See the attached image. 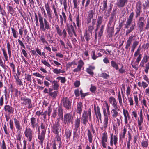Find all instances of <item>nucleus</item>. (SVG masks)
Masks as SVG:
<instances>
[{
	"instance_id": "obj_30",
	"label": "nucleus",
	"mask_w": 149,
	"mask_h": 149,
	"mask_svg": "<svg viewBox=\"0 0 149 149\" xmlns=\"http://www.w3.org/2000/svg\"><path fill=\"white\" fill-rule=\"evenodd\" d=\"M52 83V89L54 90H58L59 89V84L58 82L56 80H54L51 81Z\"/></svg>"
},
{
	"instance_id": "obj_57",
	"label": "nucleus",
	"mask_w": 149,
	"mask_h": 149,
	"mask_svg": "<svg viewBox=\"0 0 149 149\" xmlns=\"http://www.w3.org/2000/svg\"><path fill=\"white\" fill-rule=\"evenodd\" d=\"M56 30L57 33L59 36H61V31L59 27L57 25H56Z\"/></svg>"
},
{
	"instance_id": "obj_12",
	"label": "nucleus",
	"mask_w": 149,
	"mask_h": 149,
	"mask_svg": "<svg viewBox=\"0 0 149 149\" xmlns=\"http://www.w3.org/2000/svg\"><path fill=\"white\" fill-rule=\"evenodd\" d=\"M145 24V20L144 17L142 16L140 17L137 21V24L140 32L143 31Z\"/></svg>"
},
{
	"instance_id": "obj_24",
	"label": "nucleus",
	"mask_w": 149,
	"mask_h": 149,
	"mask_svg": "<svg viewBox=\"0 0 149 149\" xmlns=\"http://www.w3.org/2000/svg\"><path fill=\"white\" fill-rule=\"evenodd\" d=\"M81 121V116H79V117H77L75 119L74 121V130H77L80 127V123Z\"/></svg>"
},
{
	"instance_id": "obj_27",
	"label": "nucleus",
	"mask_w": 149,
	"mask_h": 149,
	"mask_svg": "<svg viewBox=\"0 0 149 149\" xmlns=\"http://www.w3.org/2000/svg\"><path fill=\"white\" fill-rule=\"evenodd\" d=\"M127 0H118L116 5L119 8H122L127 3Z\"/></svg>"
},
{
	"instance_id": "obj_42",
	"label": "nucleus",
	"mask_w": 149,
	"mask_h": 149,
	"mask_svg": "<svg viewBox=\"0 0 149 149\" xmlns=\"http://www.w3.org/2000/svg\"><path fill=\"white\" fill-rule=\"evenodd\" d=\"M116 10L115 9L111 12V16L109 19L114 20V19L116 18Z\"/></svg>"
},
{
	"instance_id": "obj_37",
	"label": "nucleus",
	"mask_w": 149,
	"mask_h": 149,
	"mask_svg": "<svg viewBox=\"0 0 149 149\" xmlns=\"http://www.w3.org/2000/svg\"><path fill=\"white\" fill-rule=\"evenodd\" d=\"M143 9V10L147 9L149 8V0H146L142 4Z\"/></svg>"
},
{
	"instance_id": "obj_55",
	"label": "nucleus",
	"mask_w": 149,
	"mask_h": 149,
	"mask_svg": "<svg viewBox=\"0 0 149 149\" xmlns=\"http://www.w3.org/2000/svg\"><path fill=\"white\" fill-rule=\"evenodd\" d=\"M40 38L41 41L43 43H45L47 45L48 44V43L46 41L44 36L41 35L40 36Z\"/></svg>"
},
{
	"instance_id": "obj_56",
	"label": "nucleus",
	"mask_w": 149,
	"mask_h": 149,
	"mask_svg": "<svg viewBox=\"0 0 149 149\" xmlns=\"http://www.w3.org/2000/svg\"><path fill=\"white\" fill-rule=\"evenodd\" d=\"M12 32L13 37L15 38H17L18 36V32L14 28H11Z\"/></svg>"
},
{
	"instance_id": "obj_26",
	"label": "nucleus",
	"mask_w": 149,
	"mask_h": 149,
	"mask_svg": "<svg viewBox=\"0 0 149 149\" xmlns=\"http://www.w3.org/2000/svg\"><path fill=\"white\" fill-rule=\"evenodd\" d=\"M96 22V19H93L91 23L88 25V30L91 34H92V31L94 29V27Z\"/></svg>"
},
{
	"instance_id": "obj_49",
	"label": "nucleus",
	"mask_w": 149,
	"mask_h": 149,
	"mask_svg": "<svg viewBox=\"0 0 149 149\" xmlns=\"http://www.w3.org/2000/svg\"><path fill=\"white\" fill-rule=\"evenodd\" d=\"M88 141L90 143H92L93 140V136L90 132V131H88Z\"/></svg>"
},
{
	"instance_id": "obj_17",
	"label": "nucleus",
	"mask_w": 149,
	"mask_h": 149,
	"mask_svg": "<svg viewBox=\"0 0 149 149\" xmlns=\"http://www.w3.org/2000/svg\"><path fill=\"white\" fill-rule=\"evenodd\" d=\"M46 131H38V139L40 140L41 145H42L44 140Z\"/></svg>"
},
{
	"instance_id": "obj_1",
	"label": "nucleus",
	"mask_w": 149,
	"mask_h": 149,
	"mask_svg": "<svg viewBox=\"0 0 149 149\" xmlns=\"http://www.w3.org/2000/svg\"><path fill=\"white\" fill-rule=\"evenodd\" d=\"M7 47L8 56L6 50L4 48H3L1 49V50L4 58V62L2 61V58L0 59V65L5 70L6 69V66L5 65V62L8 61V57L9 58H10L12 55L11 46L9 42H7Z\"/></svg>"
},
{
	"instance_id": "obj_28",
	"label": "nucleus",
	"mask_w": 149,
	"mask_h": 149,
	"mask_svg": "<svg viewBox=\"0 0 149 149\" xmlns=\"http://www.w3.org/2000/svg\"><path fill=\"white\" fill-rule=\"evenodd\" d=\"M114 27H113L108 26L107 29V36L109 38L111 37L114 33Z\"/></svg>"
},
{
	"instance_id": "obj_29",
	"label": "nucleus",
	"mask_w": 149,
	"mask_h": 149,
	"mask_svg": "<svg viewBox=\"0 0 149 149\" xmlns=\"http://www.w3.org/2000/svg\"><path fill=\"white\" fill-rule=\"evenodd\" d=\"M103 111L104 116V127L105 128L108 123V118L106 113V109H104Z\"/></svg>"
},
{
	"instance_id": "obj_25",
	"label": "nucleus",
	"mask_w": 149,
	"mask_h": 149,
	"mask_svg": "<svg viewBox=\"0 0 149 149\" xmlns=\"http://www.w3.org/2000/svg\"><path fill=\"white\" fill-rule=\"evenodd\" d=\"M83 104L81 102H79L77 103L76 112L77 113L80 115L81 114L83 110Z\"/></svg>"
},
{
	"instance_id": "obj_16",
	"label": "nucleus",
	"mask_w": 149,
	"mask_h": 149,
	"mask_svg": "<svg viewBox=\"0 0 149 149\" xmlns=\"http://www.w3.org/2000/svg\"><path fill=\"white\" fill-rule=\"evenodd\" d=\"M45 7L47 14L48 18L51 19L52 17V14L51 12V9L49 3H45Z\"/></svg>"
},
{
	"instance_id": "obj_63",
	"label": "nucleus",
	"mask_w": 149,
	"mask_h": 149,
	"mask_svg": "<svg viewBox=\"0 0 149 149\" xmlns=\"http://www.w3.org/2000/svg\"><path fill=\"white\" fill-rule=\"evenodd\" d=\"M41 62L42 63H43L44 65L47 67L49 68H50L51 67L50 65L48 62H47L45 60H41Z\"/></svg>"
},
{
	"instance_id": "obj_61",
	"label": "nucleus",
	"mask_w": 149,
	"mask_h": 149,
	"mask_svg": "<svg viewBox=\"0 0 149 149\" xmlns=\"http://www.w3.org/2000/svg\"><path fill=\"white\" fill-rule=\"evenodd\" d=\"M62 36L63 38H67V33L66 30L64 29L63 30L62 32L61 33V36Z\"/></svg>"
},
{
	"instance_id": "obj_40",
	"label": "nucleus",
	"mask_w": 149,
	"mask_h": 149,
	"mask_svg": "<svg viewBox=\"0 0 149 149\" xmlns=\"http://www.w3.org/2000/svg\"><path fill=\"white\" fill-rule=\"evenodd\" d=\"M135 24H132V26L130 27L129 29H128L126 31V35H127L129 33L131 32L134 29V28L135 27Z\"/></svg>"
},
{
	"instance_id": "obj_62",
	"label": "nucleus",
	"mask_w": 149,
	"mask_h": 149,
	"mask_svg": "<svg viewBox=\"0 0 149 149\" xmlns=\"http://www.w3.org/2000/svg\"><path fill=\"white\" fill-rule=\"evenodd\" d=\"M76 21L77 26L79 27V26H80L81 25L80 22V20L79 19V15H78L76 18Z\"/></svg>"
},
{
	"instance_id": "obj_38",
	"label": "nucleus",
	"mask_w": 149,
	"mask_h": 149,
	"mask_svg": "<svg viewBox=\"0 0 149 149\" xmlns=\"http://www.w3.org/2000/svg\"><path fill=\"white\" fill-rule=\"evenodd\" d=\"M52 8L53 10V13L55 15L58 13L60 10L58 8H57L55 6L54 4H53L52 6Z\"/></svg>"
},
{
	"instance_id": "obj_18",
	"label": "nucleus",
	"mask_w": 149,
	"mask_h": 149,
	"mask_svg": "<svg viewBox=\"0 0 149 149\" xmlns=\"http://www.w3.org/2000/svg\"><path fill=\"white\" fill-rule=\"evenodd\" d=\"M110 103L113 107L114 108H117L119 106L117 105V102L116 99L113 97L111 96L109 98Z\"/></svg>"
},
{
	"instance_id": "obj_35",
	"label": "nucleus",
	"mask_w": 149,
	"mask_h": 149,
	"mask_svg": "<svg viewBox=\"0 0 149 149\" xmlns=\"http://www.w3.org/2000/svg\"><path fill=\"white\" fill-rule=\"evenodd\" d=\"M119 111V107L117 108L114 109L112 110L111 112L113 113L112 116L113 118H116L119 115V113L117 111Z\"/></svg>"
},
{
	"instance_id": "obj_14",
	"label": "nucleus",
	"mask_w": 149,
	"mask_h": 149,
	"mask_svg": "<svg viewBox=\"0 0 149 149\" xmlns=\"http://www.w3.org/2000/svg\"><path fill=\"white\" fill-rule=\"evenodd\" d=\"M139 117L138 119L137 122L138 127L140 130H142L143 126L142 124L143 123V113L141 109L139 113Z\"/></svg>"
},
{
	"instance_id": "obj_64",
	"label": "nucleus",
	"mask_w": 149,
	"mask_h": 149,
	"mask_svg": "<svg viewBox=\"0 0 149 149\" xmlns=\"http://www.w3.org/2000/svg\"><path fill=\"white\" fill-rule=\"evenodd\" d=\"M149 47V43H147L145 44H144L142 46V48L143 49L146 50Z\"/></svg>"
},
{
	"instance_id": "obj_10",
	"label": "nucleus",
	"mask_w": 149,
	"mask_h": 149,
	"mask_svg": "<svg viewBox=\"0 0 149 149\" xmlns=\"http://www.w3.org/2000/svg\"><path fill=\"white\" fill-rule=\"evenodd\" d=\"M21 103L22 104L27 105L29 109L33 107L31 104V100L26 97H22L21 98Z\"/></svg>"
},
{
	"instance_id": "obj_51",
	"label": "nucleus",
	"mask_w": 149,
	"mask_h": 149,
	"mask_svg": "<svg viewBox=\"0 0 149 149\" xmlns=\"http://www.w3.org/2000/svg\"><path fill=\"white\" fill-rule=\"evenodd\" d=\"M135 18H136L139 17L140 16L141 13L142 12V10L135 9Z\"/></svg>"
},
{
	"instance_id": "obj_6",
	"label": "nucleus",
	"mask_w": 149,
	"mask_h": 149,
	"mask_svg": "<svg viewBox=\"0 0 149 149\" xmlns=\"http://www.w3.org/2000/svg\"><path fill=\"white\" fill-rule=\"evenodd\" d=\"M12 92L14 100V104L16 107L19 106V99L18 95L19 94L18 88V87L15 88V86H12Z\"/></svg>"
},
{
	"instance_id": "obj_52",
	"label": "nucleus",
	"mask_w": 149,
	"mask_h": 149,
	"mask_svg": "<svg viewBox=\"0 0 149 149\" xmlns=\"http://www.w3.org/2000/svg\"><path fill=\"white\" fill-rule=\"evenodd\" d=\"M118 98L120 106L121 107H122L123 106V105L122 102V99L120 92L118 93Z\"/></svg>"
},
{
	"instance_id": "obj_36",
	"label": "nucleus",
	"mask_w": 149,
	"mask_h": 149,
	"mask_svg": "<svg viewBox=\"0 0 149 149\" xmlns=\"http://www.w3.org/2000/svg\"><path fill=\"white\" fill-rule=\"evenodd\" d=\"M84 37L88 42L90 40V35L89 33L88 32L87 30H86L84 32Z\"/></svg>"
},
{
	"instance_id": "obj_54",
	"label": "nucleus",
	"mask_w": 149,
	"mask_h": 149,
	"mask_svg": "<svg viewBox=\"0 0 149 149\" xmlns=\"http://www.w3.org/2000/svg\"><path fill=\"white\" fill-rule=\"evenodd\" d=\"M56 79L60 80L61 82L62 83H64L66 81V79L65 77L59 76L57 77Z\"/></svg>"
},
{
	"instance_id": "obj_39",
	"label": "nucleus",
	"mask_w": 149,
	"mask_h": 149,
	"mask_svg": "<svg viewBox=\"0 0 149 149\" xmlns=\"http://www.w3.org/2000/svg\"><path fill=\"white\" fill-rule=\"evenodd\" d=\"M148 141L147 139H145L142 141L141 142V145L143 148H146L148 146Z\"/></svg>"
},
{
	"instance_id": "obj_58",
	"label": "nucleus",
	"mask_w": 149,
	"mask_h": 149,
	"mask_svg": "<svg viewBox=\"0 0 149 149\" xmlns=\"http://www.w3.org/2000/svg\"><path fill=\"white\" fill-rule=\"evenodd\" d=\"M91 57L94 60H95L97 58V56L96 55L95 51L94 50L92 51Z\"/></svg>"
},
{
	"instance_id": "obj_50",
	"label": "nucleus",
	"mask_w": 149,
	"mask_h": 149,
	"mask_svg": "<svg viewBox=\"0 0 149 149\" xmlns=\"http://www.w3.org/2000/svg\"><path fill=\"white\" fill-rule=\"evenodd\" d=\"M104 25H102L100 28V30L99 32L98 36L100 38L102 36L104 28Z\"/></svg>"
},
{
	"instance_id": "obj_53",
	"label": "nucleus",
	"mask_w": 149,
	"mask_h": 149,
	"mask_svg": "<svg viewBox=\"0 0 149 149\" xmlns=\"http://www.w3.org/2000/svg\"><path fill=\"white\" fill-rule=\"evenodd\" d=\"M46 124L45 123H41L40 126V127L41 130H46Z\"/></svg>"
},
{
	"instance_id": "obj_20",
	"label": "nucleus",
	"mask_w": 149,
	"mask_h": 149,
	"mask_svg": "<svg viewBox=\"0 0 149 149\" xmlns=\"http://www.w3.org/2000/svg\"><path fill=\"white\" fill-rule=\"evenodd\" d=\"M54 133L56 134L55 138V140L54 141H59V148H60L62 147L61 143L62 142L61 141V138L59 135V131H53Z\"/></svg>"
},
{
	"instance_id": "obj_43",
	"label": "nucleus",
	"mask_w": 149,
	"mask_h": 149,
	"mask_svg": "<svg viewBox=\"0 0 149 149\" xmlns=\"http://www.w3.org/2000/svg\"><path fill=\"white\" fill-rule=\"evenodd\" d=\"M131 65L132 67L134 68L136 70H137L138 69V63H136V61L134 62L133 61H131Z\"/></svg>"
},
{
	"instance_id": "obj_8",
	"label": "nucleus",
	"mask_w": 149,
	"mask_h": 149,
	"mask_svg": "<svg viewBox=\"0 0 149 149\" xmlns=\"http://www.w3.org/2000/svg\"><path fill=\"white\" fill-rule=\"evenodd\" d=\"M39 120L37 118L34 117L30 118V123L31 127L34 130H40V127L39 122Z\"/></svg>"
},
{
	"instance_id": "obj_22",
	"label": "nucleus",
	"mask_w": 149,
	"mask_h": 149,
	"mask_svg": "<svg viewBox=\"0 0 149 149\" xmlns=\"http://www.w3.org/2000/svg\"><path fill=\"white\" fill-rule=\"evenodd\" d=\"M78 65L77 68L73 70L74 72H78L81 70L82 67L84 65V63L82 60L80 59L78 61Z\"/></svg>"
},
{
	"instance_id": "obj_13",
	"label": "nucleus",
	"mask_w": 149,
	"mask_h": 149,
	"mask_svg": "<svg viewBox=\"0 0 149 149\" xmlns=\"http://www.w3.org/2000/svg\"><path fill=\"white\" fill-rule=\"evenodd\" d=\"M134 16V13L132 12L130 13L127 20L126 24H125V28L128 29L130 27L133 21Z\"/></svg>"
},
{
	"instance_id": "obj_15",
	"label": "nucleus",
	"mask_w": 149,
	"mask_h": 149,
	"mask_svg": "<svg viewBox=\"0 0 149 149\" xmlns=\"http://www.w3.org/2000/svg\"><path fill=\"white\" fill-rule=\"evenodd\" d=\"M149 59V56L147 54L145 53L143 55V58L140 63L139 65L141 67H145V69H146L145 64H146L148 62Z\"/></svg>"
},
{
	"instance_id": "obj_7",
	"label": "nucleus",
	"mask_w": 149,
	"mask_h": 149,
	"mask_svg": "<svg viewBox=\"0 0 149 149\" xmlns=\"http://www.w3.org/2000/svg\"><path fill=\"white\" fill-rule=\"evenodd\" d=\"M61 104L63 107L68 110L71 109L72 101L67 97H63L61 101Z\"/></svg>"
},
{
	"instance_id": "obj_45",
	"label": "nucleus",
	"mask_w": 149,
	"mask_h": 149,
	"mask_svg": "<svg viewBox=\"0 0 149 149\" xmlns=\"http://www.w3.org/2000/svg\"><path fill=\"white\" fill-rule=\"evenodd\" d=\"M107 133L106 131L102 134L101 141L107 142Z\"/></svg>"
},
{
	"instance_id": "obj_21",
	"label": "nucleus",
	"mask_w": 149,
	"mask_h": 149,
	"mask_svg": "<svg viewBox=\"0 0 149 149\" xmlns=\"http://www.w3.org/2000/svg\"><path fill=\"white\" fill-rule=\"evenodd\" d=\"M60 120L59 119H57L54 124L53 125L52 128L53 130H61L62 127L59 124Z\"/></svg>"
},
{
	"instance_id": "obj_9",
	"label": "nucleus",
	"mask_w": 149,
	"mask_h": 149,
	"mask_svg": "<svg viewBox=\"0 0 149 149\" xmlns=\"http://www.w3.org/2000/svg\"><path fill=\"white\" fill-rule=\"evenodd\" d=\"M63 122L65 124L69 125L72 122L73 117L72 114L71 113H68L64 115L63 118Z\"/></svg>"
},
{
	"instance_id": "obj_47",
	"label": "nucleus",
	"mask_w": 149,
	"mask_h": 149,
	"mask_svg": "<svg viewBox=\"0 0 149 149\" xmlns=\"http://www.w3.org/2000/svg\"><path fill=\"white\" fill-rule=\"evenodd\" d=\"M100 76L105 79H107L110 77L109 75L105 72L100 74Z\"/></svg>"
},
{
	"instance_id": "obj_2",
	"label": "nucleus",
	"mask_w": 149,
	"mask_h": 149,
	"mask_svg": "<svg viewBox=\"0 0 149 149\" xmlns=\"http://www.w3.org/2000/svg\"><path fill=\"white\" fill-rule=\"evenodd\" d=\"M38 15L40 24L39 26L40 29L43 31H45L46 29H50L51 25L49 22L45 18H43L41 13H38Z\"/></svg>"
},
{
	"instance_id": "obj_3",
	"label": "nucleus",
	"mask_w": 149,
	"mask_h": 149,
	"mask_svg": "<svg viewBox=\"0 0 149 149\" xmlns=\"http://www.w3.org/2000/svg\"><path fill=\"white\" fill-rule=\"evenodd\" d=\"M58 116L57 119H59V120H62L63 119V112L62 107L61 106H59L58 108L54 109L51 116V118L52 120H54Z\"/></svg>"
},
{
	"instance_id": "obj_31",
	"label": "nucleus",
	"mask_w": 149,
	"mask_h": 149,
	"mask_svg": "<svg viewBox=\"0 0 149 149\" xmlns=\"http://www.w3.org/2000/svg\"><path fill=\"white\" fill-rule=\"evenodd\" d=\"M4 109L5 111L9 113H12L13 112L14 109L9 105H6L4 106Z\"/></svg>"
},
{
	"instance_id": "obj_34",
	"label": "nucleus",
	"mask_w": 149,
	"mask_h": 149,
	"mask_svg": "<svg viewBox=\"0 0 149 149\" xmlns=\"http://www.w3.org/2000/svg\"><path fill=\"white\" fill-rule=\"evenodd\" d=\"M87 17L93 18L95 15V8L89 10L87 12Z\"/></svg>"
},
{
	"instance_id": "obj_59",
	"label": "nucleus",
	"mask_w": 149,
	"mask_h": 149,
	"mask_svg": "<svg viewBox=\"0 0 149 149\" xmlns=\"http://www.w3.org/2000/svg\"><path fill=\"white\" fill-rule=\"evenodd\" d=\"M128 102L130 103V106H133L134 105L133 101V97L132 96L128 97Z\"/></svg>"
},
{
	"instance_id": "obj_48",
	"label": "nucleus",
	"mask_w": 149,
	"mask_h": 149,
	"mask_svg": "<svg viewBox=\"0 0 149 149\" xmlns=\"http://www.w3.org/2000/svg\"><path fill=\"white\" fill-rule=\"evenodd\" d=\"M73 2L74 4V8L75 9H78L79 7H78L79 2L77 0H73Z\"/></svg>"
},
{
	"instance_id": "obj_33",
	"label": "nucleus",
	"mask_w": 149,
	"mask_h": 149,
	"mask_svg": "<svg viewBox=\"0 0 149 149\" xmlns=\"http://www.w3.org/2000/svg\"><path fill=\"white\" fill-rule=\"evenodd\" d=\"M25 136L28 139L29 141H31L33 136L32 131H25Z\"/></svg>"
},
{
	"instance_id": "obj_4",
	"label": "nucleus",
	"mask_w": 149,
	"mask_h": 149,
	"mask_svg": "<svg viewBox=\"0 0 149 149\" xmlns=\"http://www.w3.org/2000/svg\"><path fill=\"white\" fill-rule=\"evenodd\" d=\"M91 110L90 108L88 111H84L81 118V123L84 125H86L88 120L90 122H91Z\"/></svg>"
},
{
	"instance_id": "obj_19",
	"label": "nucleus",
	"mask_w": 149,
	"mask_h": 149,
	"mask_svg": "<svg viewBox=\"0 0 149 149\" xmlns=\"http://www.w3.org/2000/svg\"><path fill=\"white\" fill-rule=\"evenodd\" d=\"M53 89L51 88L49 89L48 96L51 97L53 99H54L56 98L57 96L58 93V91L55 90L54 91H53Z\"/></svg>"
},
{
	"instance_id": "obj_46",
	"label": "nucleus",
	"mask_w": 149,
	"mask_h": 149,
	"mask_svg": "<svg viewBox=\"0 0 149 149\" xmlns=\"http://www.w3.org/2000/svg\"><path fill=\"white\" fill-rule=\"evenodd\" d=\"M103 6L100 9L102 11H104L106 10L107 8V0L103 1Z\"/></svg>"
},
{
	"instance_id": "obj_60",
	"label": "nucleus",
	"mask_w": 149,
	"mask_h": 149,
	"mask_svg": "<svg viewBox=\"0 0 149 149\" xmlns=\"http://www.w3.org/2000/svg\"><path fill=\"white\" fill-rule=\"evenodd\" d=\"M86 24L87 25H89L91 22H92V20L93 19H95L93 18H90L89 17H87L86 18Z\"/></svg>"
},
{
	"instance_id": "obj_41",
	"label": "nucleus",
	"mask_w": 149,
	"mask_h": 149,
	"mask_svg": "<svg viewBox=\"0 0 149 149\" xmlns=\"http://www.w3.org/2000/svg\"><path fill=\"white\" fill-rule=\"evenodd\" d=\"M111 66L114 68L116 70H118L119 69V67L118 64L114 61H112L111 62Z\"/></svg>"
},
{
	"instance_id": "obj_23",
	"label": "nucleus",
	"mask_w": 149,
	"mask_h": 149,
	"mask_svg": "<svg viewBox=\"0 0 149 149\" xmlns=\"http://www.w3.org/2000/svg\"><path fill=\"white\" fill-rule=\"evenodd\" d=\"M94 110L95 112L97 118H99L100 120H101V115L100 113V108L98 106L96 107L95 105H94Z\"/></svg>"
},
{
	"instance_id": "obj_32",
	"label": "nucleus",
	"mask_w": 149,
	"mask_h": 149,
	"mask_svg": "<svg viewBox=\"0 0 149 149\" xmlns=\"http://www.w3.org/2000/svg\"><path fill=\"white\" fill-rule=\"evenodd\" d=\"M95 66L92 65H90L88 68L86 69V72L90 75L93 76L94 74V72L93 70L95 69Z\"/></svg>"
},
{
	"instance_id": "obj_44",
	"label": "nucleus",
	"mask_w": 149,
	"mask_h": 149,
	"mask_svg": "<svg viewBox=\"0 0 149 149\" xmlns=\"http://www.w3.org/2000/svg\"><path fill=\"white\" fill-rule=\"evenodd\" d=\"M136 9L142 10V3L140 1H138L136 3Z\"/></svg>"
},
{
	"instance_id": "obj_11",
	"label": "nucleus",
	"mask_w": 149,
	"mask_h": 149,
	"mask_svg": "<svg viewBox=\"0 0 149 149\" xmlns=\"http://www.w3.org/2000/svg\"><path fill=\"white\" fill-rule=\"evenodd\" d=\"M66 30L70 37H72L73 35H74L75 37L77 36L74 27L72 24H67V25Z\"/></svg>"
},
{
	"instance_id": "obj_5",
	"label": "nucleus",
	"mask_w": 149,
	"mask_h": 149,
	"mask_svg": "<svg viewBox=\"0 0 149 149\" xmlns=\"http://www.w3.org/2000/svg\"><path fill=\"white\" fill-rule=\"evenodd\" d=\"M123 112L124 117L125 123L126 125V126L125 127L123 130H130V127L128 124V121H129L130 123L132 122V119L129 112L127 110L123 109Z\"/></svg>"
}]
</instances>
